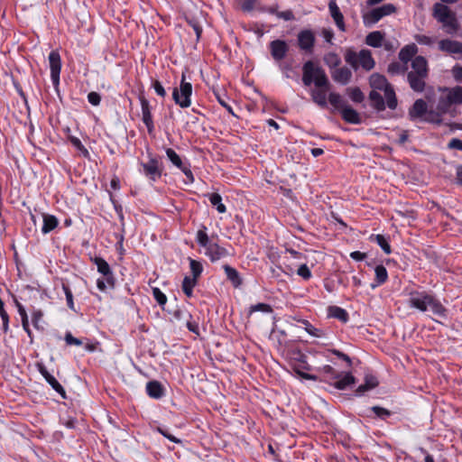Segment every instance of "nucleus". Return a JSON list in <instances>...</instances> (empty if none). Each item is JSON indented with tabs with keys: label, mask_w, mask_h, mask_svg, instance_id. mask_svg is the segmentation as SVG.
<instances>
[{
	"label": "nucleus",
	"mask_w": 462,
	"mask_h": 462,
	"mask_svg": "<svg viewBox=\"0 0 462 462\" xmlns=\"http://www.w3.org/2000/svg\"><path fill=\"white\" fill-rule=\"evenodd\" d=\"M409 305L422 312L430 310L433 314L438 316H445L446 309L443 305L435 299L432 295L425 291H413L410 294Z\"/></svg>",
	"instance_id": "1"
},
{
	"label": "nucleus",
	"mask_w": 462,
	"mask_h": 462,
	"mask_svg": "<svg viewBox=\"0 0 462 462\" xmlns=\"http://www.w3.org/2000/svg\"><path fill=\"white\" fill-rule=\"evenodd\" d=\"M206 230L207 227L203 226V227L197 232L196 236V240L198 244L203 248H205L206 255H208L212 262H216L221 258L227 256L228 252L226 248L218 245L217 243L209 241Z\"/></svg>",
	"instance_id": "2"
},
{
	"label": "nucleus",
	"mask_w": 462,
	"mask_h": 462,
	"mask_svg": "<svg viewBox=\"0 0 462 462\" xmlns=\"http://www.w3.org/2000/svg\"><path fill=\"white\" fill-rule=\"evenodd\" d=\"M432 16L443 25L448 33H453L458 29L456 14L442 3L433 5Z\"/></svg>",
	"instance_id": "3"
},
{
	"label": "nucleus",
	"mask_w": 462,
	"mask_h": 462,
	"mask_svg": "<svg viewBox=\"0 0 462 462\" xmlns=\"http://www.w3.org/2000/svg\"><path fill=\"white\" fill-rule=\"evenodd\" d=\"M92 262L96 264L97 272L104 276V279L97 281V288L101 291H105L108 287L114 288L116 278L107 262L102 257H95L92 259Z\"/></svg>",
	"instance_id": "4"
},
{
	"label": "nucleus",
	"mask_w": 462,
	"mask_h": 462,
	"mask_svg": "<svg viewBox=\"0 0 462 462\" xmlns=\"http://www.w3.org/2000/svg\"><path fill=\"white\" fill-rule=\"evenodd\" d=\"M185 78V74H182L180 87L175 88L172 92L174 102L181 108L189 107L191 104L192 85L187 82Z\"/></svg>",
	"instance_id": "5"
},
{
	"label": "nucleus",
	"mask_w": 462,
	"mask_h": 462,
	"mask_svg": "<svg viewBox=\"0 0 462 462\" xmlns=\"http://www.w3.org/2000/svg\"><path fill=\"white\" fill-rule=\"evenodd\" d=\"M396 8L392 4H386L382 6L372 9L363 14V23L366 27H371L379 22L383 17L390 15L395 12Z\"/></svg>",
	"instance_id": "6"
},
{
	"label": "nucleus",
	"mask_w": 462,
	"mask_h": 462,
	"mask_svg": "<svg viewBox=\"0 0 462 462\" xmlns=\"http://www.w3.org/2000/svg\"><path fill=\"white\" fill-rule=\"evenodd\" d=\"M149 160L147 162H141L143 173L151 181L158 180L162 174V164L160 161L153 156L152 153L148 154Z\"/></svg>",
	"instance_id": "7"
},
{
	"label": "nucleus",
	"mask_w": 462,
	"mask_h": 462,
	"mask_svg": "<svg viewBox=\"0 0 462 462\" xmlns=\"http://www.w3.org/2000/svg\"><path fill=\"white\" fill-rule=\"evenodd\" d=\"M51 79L54 87H58L60 84V74L61 69V59L58 51H51L48 57Z\"/></svg>",
	"instance_id": "8"
},
{
	"label": "nucleus",
	"mask_w": 462,
	"mask_h": 462,
	"mask_svg": "<svg viewBox=\"0 0 462 462\" xmlns=\"http://www.w3.org/2000/svg\"><path fill=\"white\" fill-rule=\"evenodd\" d=\"M315 41V35L310 30H302L298 33V45L307 53H312Z\"/></svg>",
	"instance_id": "9"
},
{
	"label": "nucleus",
	"mask_w": 462,
	"mask_h": 462,
	"mask_svg": "<svg viewBox=\"0 0 462 462\" xmlns=\"http://www.w3.org/2000/svg\"><path fill=\"white\" fill-rule=\"evenodd\" d=\"M449 99L448 97H441L438 102L437 109L438 112L430 111L428 113L427 120L430 122L439 124L441 122L440 116L443 114H446L450 106L452 105L451 102H448Z\"/></svg>",
	"instance_id": "10"
},
{
	"label": "nucleus",
	"mask_w": 462,
	"mask_h": 462,
	"mask_svg": "<svg viewBox=\"0 0 462 462\" xmlns=\"http://www.w3.org/2000/svg\"><path fill=\"white\" fill-rule=\"evenodd\" d=\"M270 51L273 59L276 61L283 60L289 51V46L285 41L274 40L270 42Z\"/></svg>",
	"instance_id": "11"
},
{
	"label": "nucleus",
	"mask_w": 462,
	"mask_h": 462,
	"mask_svg": "<svg viewBox=\"0 0 462 462\" xmlns=\"http://www.w3.org/2000/svg\"><path fill=\"white\" fill-rule=\"evenodd\" d=\"M141 108H142V120L145 126L147 127V131L149 134H152L154 131V125L152 121V116L150 109L149 101L144 97H140Z\"/></svg>",
	"instance_id": "12"
},
{
	"label": "nucleus",
	"mask_w": 462,
	"mask_h": 462,
	"mask_svg": "<svg viewBox=\"0 0 462 462\" xmlns=\"http://www.w3.org/2000/svg\"><path fill=\"white\" fill-rule=\"evenodd\" d=\"M411 71L407 74L429 76L428 61L423 56H416L411 64Z\"/></svg>",
	"instance_id": "13"
},
{
	"label": "nucleus",
	"mask_w": 462,
	"mask_h": 462,
	"mask_svg": "<svg viewBox=\"0 0 462 462\" xmlns=\"http://www.w3.org/2000/svg\"><path fill=\"white\" fill-rule=\"evenodd\" d=\"M333 80L343 86L347 85L352 79V71L347 67L336 68L331 71Z\"/></svg>",
	"instance_id": "14"
},
{
	"label": "nucleus",
	"mask_w": 462,
	"mask_h": 462,
	"mask_svg": "<svg viewBox=\"0 0 462 462\" xmlns=\"http://www.w3.org/2000/svg\"><path fill=\"white\" fill-rule=\"evenodd\" d=\"M328 9L331 17L333 18L337 27L339 31L345 32L346 31V24L344 22V15L341 13L339 7L337 6L335 0H330L328 3Z\"/></svg>",
	"instance_id": "15"
},
{
	"label": "nucleus",
	"mask_w": 462,
	"mask_h": 462,
	"mask_svg": "<svg viewBox=\"0 0 462 462\" xmlns=\"http://www.w3.org/2000/svg\"><path fill=\"white\" fill-rule=\"evenodd\" d=\"M38 370L40 374L44 377L47 383L55 390L58 393H60L62 397H65V390L62 385L57 381V379L51 375L47 368L43 365H38Z\"/></svg>",
	"instance_id": "16"
},
{
	"label": "nucleus",
	"mask_w": 462,
	"mask_h": 462,
	"mask_svg": "<svg viewBox=\"0 0 462 462\" xmlns=\"http://www.w3.org/2000/svg\"><path fill=\"white\" fill-rule=\"evenodd\" d=\"M406 76L409 86L413 91L418 93L424 91L428 76H418L413 74H407Z\"/></svg>",
	"instance_id": "17"
},
{
	"label": "nucleus",
	"mask_w": 462,
	"mask_h": 462,
	"mask_svg": "<svg viewBox=\"0 0 462 462\" xmlns=\"http://www.w3.org/2000/svg\"><path fill=\"white\" fill-rule=\"evenodd\" d=\"M317 69L318 67L315 66L311 60H308L304 63L302 67V82L305 86H310L312 82L315 81Z\"/></svg>",
	"instance_id": "18"
},
{
	"label": "nucleus",
	"mask_w": 462,
	"mask_h": 462,
	"mask_svg": "<svg viewBox=\"0 0 462 462\" xmlns=\"http://www.w3.org/2000/svg\"><path fill=\"white\" fill-rule=\"evenodd\" d=\"M417 52L418 47L416 46V44L411 43L402 47L399 51L398 57L402 62L408 65V62L411 61L416 57L415 55L417 54Z\"/></svg>",
	"instance_id": "19"
},
{
	"label": "nucleus",
	"mask_w": 462,
	"mask_h": 462,
	"mask_svg": "<svg viewBox=\"0 0 462 462\" xmlns=\"http://www.w3.org/2000/svg\"><path fill=\"white\" fill-rule=\"evenodd\" d=\"M428 113L429 112H427L426 102L423 99L420 98V99H417L414 102L413 106L410 108L409 116H410L411 119L413 120L416 118H420Z\"/></svg>",
	"instance_id": "20"
},
{
	"label": "nucleus",
	"mask_w": 462,
	"mask_h": 462,
	"mask_svg": "<svg viewBox=\"0 0 462 462\" xmlns=\"http://www.w3.org/2000/svg\"><path fill=\"white\" fill-rule=\"evenodd\" d=\"M334 379L336 381L332 384L338 390H345L356 382L355 377L350 373L345 374H337Z\"/></svg>",
	"instance_id": "21"
},
{
	"label": "nucleus",
	"mask_w": 462,
	"mask_h": 462,
	"mask_svg": "<svg viewBox=\"0 0 462 462\" xmlns=\"http://www.w3.org/2000/svg\"><path fill=\"white\" fill-rule=\"evenodd\" d=\"M375 65L374 60L369 50H361L359 51L358 67L361 66L365 70H371Z\"/></svg>",
	"instance_id": "22"
},
{
	"label": "nucleus",
	"mask_w": 462,
	"mask_h": 462,
	"mask_svg": "<svg viewBox=\"0 0 462 462\" xmlns=\"http://www.w3.org/2000/svg\"><path fill=\"white\" fill-rule=\"evenodd\" d=\"M369 84L373 90H385L391 85L388 83L386 78L378 73H374L369 78Z\"/></svg>",
	"instance_id": "23"
},
{
	"label": "nucleus",
	"mask_w": 462,
	"mask_h": 462,
	"mask_svg": "<svg viewBox=\"0 0 462 462\" xmlns=\"http://www.w3.org/2000/svg\"><path fill=\"white\" fill-rule=\"evenodd\" d=\"M439 48L442 51H447L449 53H461L462 52V43L455 41H451L448 39L441 40L439 42Z\"/></svg>",
	"instance_id": "24"
},
{
	"label": "nucleus",
	"mask_w": 462,
	"mask_h": 462,
	"mask_svg": "<svg viewBox=\"0 0 462 462\" xmlns=\"http://www.w3.org/2000/svg\"><path fill=\"white\" fill-rule=\"evenodd\" d=\"M42 222H43L42 226V232L44 235L54 230L59 225L58 218L53 215L42 213Z\"/></svg>",
	"instance_id": "25"
},
{
	"label": "nucleus",
	"mask_w": 462,
	"mask_h": 462,
	"mask_svg": "<svg viewBox=\"0 0 462 462\" xmlns=\"http://www.w3.org/2000/svg\"><path fill=\"white\" fill-rule=\"evenodd\" d=\"M341 116L344 121L349 124L357 125L361 123L359 114L348 105L340 111Z\"/></svg>",
	"instance_id": "26"
},
{
	"label": "nucleus",
	"mask_w": 462,
	"mask_h": 462,
	"mask_svg": "<svg viewBox=\"0 0 462 462\" xmlns=\"http://www.w3.org/2000/svg\"><path fill=\"white\" fill-rule=\"evenodd\" d=\"M327 90L328 89L318 88L310 91L313 102L322 108H325L328 106Z\"/></svg>",
	"instance_id": "27"
},
{
	"label": "nucleus",
	"mask_w": 462,
	"mask_h": 462,
	"mask_svg": "<svg viewBox=\"0 0 462 462\" xmlns=\"http://www.w3.org/2000/svg\"><path fill=\"white\" fill-rule=\"evenodd\" d=\"M384 34L380 31H374L365 37V43L374 48H379L383 45Z\"/></svg>",
	"instance_id": "28"
},
{
	"label": "nucleus",
	"mask_w": 462,
	"mask_h": 462,
	"mask_svg": "<svg viewBox=\"0 0 462 462\" xmlns=\"http://www.w3.org/2000/svg\"><path fill=\"white\" fill-rule=\"evenodd\" d=\"M147 394L154 399H160L163 395L162 385L157 381L148 382L146 384Z\"/></svg>",
	"instance_id": "29"
},
{
	"label": "nucleus",
	"mask_w": 462,
	"mask_h": 462,
	"mask_svg": "<svg viewBox=\"0 0 462 462\" xmlns=\"http://www.w3.org/2000/svg\"><path fill=\"white\" fill-rule=\"evenodd\" d=\"M314 84L317 88L321 89H328L330 87L329 80L324 71V69L320 67H318L316 69V77Z\"/></svg>",
	"instance_id": "30"
},
{
	"label": "nucleus",
	"mask_w": 462,
	"mask_h": 462,
	"mask_svg": "<svg viewBox=\"0 0 462 462\" xmlns=\"http://www.w3.org/2000/svg\"><path fill=\"white\" fill-rule=\"evenodd\" d=\"M224 271L227 279L232 282L233 286L237 288L242 284V279L239 273L230 265H224Z\"/></svg>",
	"instance_id": "31"
},
{
	"label": "nucleus",
	"mask_w": 462,
	"mask_h": 462,
	"mask_svg": "<svg viewBox=\"0 0 462 462\" xmlns=\"http://www.w3.org/2000/svg\"><path fill=\"white\" fill-rule=\"evenodd\" d=\"M328 102L337 111H341L345 106H347L346 101L343 97L336 92H330L328 94Z\"/></svg>",
	"instance_id": "32"
},
{
	"label": "nucleus",
	"mask_w": 462,
	"mask_h": 462,
	"mask_svg": "<svg viewBox=\"0 0 462 462\" xmlns=\"http://www.w3.org/2000/svg\"><path fill=\"white\" fill-rule=\"evenodd\" d=\"M369 99L371 106H374L377 111H383L385 109V101L382 95L376 90H372L369 94Z\"/></svg>",
	"instance_id": "33"
},
{
	"label": "nucleus",
	"mask_w": 462,
	"mask_h": 462,
	"mask_svg": "<svg viewBox=\"0 0 462 462\" xmlns=\"http://www.w3.org/2000/svg\"><path fill=\"white\" fill-rule=\"evenodd\" d=\"M328 315L342 321L343 323H346L348 320L347 311L337 306H330L328 308Z\"/></svg>",
	"instance_id": "34"
},
{
	"label": "nucleus",
	"mask_w": 462,
	"mask_h": 462,
	"mask_svg": "<svg viewBox=\"0 0 462 462\" xmlns=\"http://www.w3.org/2000/svg\"><path fill=\"white\" fill-rule=\"evenodd\" d=\"M375 273V283L372 284V288L383 284L388 279V273L386 268L380 264L374 269Z\"/></svg>",
	"instance_id": "35"
},
{
	"label": "nucleus",
	"mask_w": 462,
	"mask_h": 462,
	"mask_svg": "<svg viewBox=\"0 0 462 462\" xmlns=\"http://www.w3.org/2000/svg\"><path fill=\"white\" fill-rule=\"evenodd\" d=\"M408 69V65L400 61H393L388 65L387 71L391 75H405Z\"/></svg>",
	"instance_id": "36"
},
{
	"label": "nucleus",
	"mask_w": 462,
	"mask_h": 462,
	"mask_svg": "<svg viewBox=\"0 0 462 462\" xmlns=\"http://www.w3.org/2000/svg\"><path fill=\"white\" fill-rule=\"evenodd\" d=\"M197 282L198 280L193 277H184L181 287L184 294L187 297L190 298L193 295V288L196 286Z\"/></svg>",
	"instance_id": "37"
},
{
	"label": "nucleus",
	"mask_w": 462,
	"mask_h": 462,
	"mask_svg": "<svg viewBox=\"0 0 462 462\" xmlns=\"http://www.w3.org/2000/svg\"><path fill=\"white\" fill-rule=\"evenodd\" d=\"M447 97L449 99L448 102H451V104H462V87L457 86L449 89Z\"/></svg>",
	"instance_id": "38"
},
{
	"label": "nucleus",
	"mask_w": 462,
	"mask_h": 462,
	"mask_svg": "<svg viewBox=\"0 0 462 462\" xmlns=\"http://www.w3.org/2000/svg\"><path fill=\"white\" fill-rule=\"evenodd\" d=\"M383 92L387 106L390 109H395L397 106V98L393 88L390 86L385 88Z\"/></svg>",
	"instance_id": "39"
},
{
	"label": "nucleus",
	"mask_w": 462,
	"mask_h": 462,
	"mask_svg": "<svg viewBox=\"0 0 462 462\" xmlns=\"http://www.w3.org/2000/svg\"><path fill=\"white\" fill-rule=\"evenodd\" d=\"M346 94L355 103H362L365 100V95L358 87L347 88Z\"/></svg>",
	"instance_id": "40"
},
{
	"label": "nucleus",
	"mask_w": 462,
	"mask_h": 462,
	"mask_svg": "<svg viewBox=\"0 0 462 462\" xmlns=\"http://www.w3.org/2000/svg\"><path fill=\"white\" fill-rule=\"evenodd\" d=\"M324 62L325 64L330 68V69H336L339 66V64L341 63V59L340 57L335 53V52H328L327 53L324 58Z\"/></svg>",
	"instance_id": "41"
},
{
	"label": "nucleus",
	"mask_w": 462,
	"mask_h": 462,
	"mask_svg": "<svg viewBox=\"0 0 462 462\" xmlns=\"http://www.w3.org/2000/svg\"><path fill=\"white\" fill-rule=\"evenodd\" d=\"M208 199L212 206L216 207L217 212L225 213L226 211V206L222 203V197L218 193L209 194Z\"/></svg>",
	"instance_id": "42"
},
{
	"label": "nucleus",
	"mask_w": 462,
	"mask_h": 462,
	"mask_svg": "<svg viewBox=\"0 0 462 462\" xmlns=\"http://www.w3.org/2000/svg\"><path fill=\"white\" fill-rule=\"evenodd\" d=\"M358 60H359V52L356 53L352 50H347L345 53V60L347 64H349L354 69H358Z\"/></svg>",
	"instance_id": "43"
},
{
	"label": "nucleus",
	"mask_w": 462,
	"mask_h": 462,
	"mask_svg": "<svg viewBox=\"0 0 462 462\" xmlns=\"http://www.w3.org/2000/svg\"><path fill=\"white\" fill-rule=\"evenodd\" d=\"M165 152H166V155L168 157V159L170 160V162L175 166L177 167L178 169L179 168H181L182 165L185 163L182 162L181 158L180 157V155L171 148H167L165 150Z\"/></svg>",
	"instance_id": "44"
},
{
	"label": "nucleus",
	"mask_w": 462,
	"mask_h": 462,
	"mask_svg": "<svg viewBox=\"0 0 462 462\" xmlns=\"http://www.w3.org/2000/svg\"><path fill=\"white\" fill-rule=\"evenodd\" d=\"M43 318V312L42 310H34L32 313V321L33 327L38 330H43V326L42 324Z\"/></svg>",
	"instance_id": "45"
},
{
	"label": "nucleus",
	"mask_w": 462,
	"mask_h": 462,
	"mask_svg": "<svg viewBox=\"0 0 462 462\" xmlns=\"http://www.w3.org/2000/svg\"><path fill=\"white\" fill-rule=\"evenodd\" d=\"M189 268L192 273V277L198 280L203 271L201 263L189 258Z\"/></svg>",
	"instance_id": "46"
},
{
	"label": "nucleus",
	"mask_w": 462,
	"mask_h": 462,
	"mask_svg": "<svg viewBox=\"0 0 462 462\" xmlns=\"http://www.w3.org/2000/svg\"><path fill=\"white\" fill-rule=\"evenodd\" d=\"M374 241L377 243V245L382 248V250L386 254H391V252H392L391 246L384 236H383V235L374 236Z\"/></svg>",
	"instance_id": "47"
},
{
	"label": "nucleus",
	"mask_w": 462,
	"mask_h": 462,
	"mask_svg": "<svg viewBox=\"0 0 462 462\" xmlns=\"http://www.w3.org/2000/svg\"><path fill=\"white\" fill-rule=\"evenodd\" d=\"M256 311H261L263 313H272L273 309H272L271 305H269L267 303H257V304L252 305L249 308V314H252Z\"/></svg>",
	"instance_id": "48"
},
{
	"label": "nucleus",
	"mask_w": 462,
	"mask_h": 462,
	"mask_svg": "<svg viewBox=\"0 0 462 462\" xmlns=\"http://www.w3.org/2000/svg\"><path fill=\"white\" fill-rule=\"evenodd\" d=\"M70 142L72 145L85 157H89V152L88 149L82 144L81 141L77 137H70Z\"/></svg>",
	"instance_id": "49"
},
{
	"label": "nucleus",
	"mask_w": 462,
	"mask_h": 462,
	"mask_svg": "<svg viewBox=\"0 0 462 462\" xmlns=\"http://www.w3.org/2000/svg\"><path fill=\"white\" fill-rule=\"evenodd\" d=\"M152 295L157 303L163 309L167 302L166 295L159 288L152 289Z\"/></svg>",
	"instance_id": "50"
},
{
	"label": "nucleus",
	"mask_w": 462,
	"mask_h": 462,
	"mask_svg": "<svg viewBox=\"0 0 462 462\" xmlns=\"http://www.w3.org/2000/svg\"><path fill=\"white\" fill-rule=\"evenodd\" d=\"M62 290H63V291L65 293V296H66L68 307L71 310L75 311V305H74V301H73V294H72L71 290L69 289V287L68 285H66L64 283L62 284Z\"/></svg>",
	"instance_id": "51"
},
{
	"label": "nucleus",
	"mask_w": 462,
	"mask_h": 462,
	"mask_svg": "<svg viewBox=\"0 0 462 462\" xmlns=\"http://www.w3.org/2000/svg\"><path fill=\"white\" fill-rule=\"evenodd\" d=\"M371 410L378 418L382 420H385L392 414L391 411L380 406H373Z\"/></svg>",
	"instance_id": "52"
},
{
	"label": "nucleus",
	"mask_w": 462,
	"mask_h": 462,
	"mask_svg": "<svg viewBox=\"0 0 462 462\" xmlns=\"http://www.w3.org/2000/svg\"><path fill=\"white\" fill-rule=\"evenodd\" d=\"M414 39L419 44L427 45V46L432 45L436 41L435 38H431V37L424 35V34H416L414 36Z\"/></svg>",
	"instance_id": "53"
},
{
	"label": "nucleus",
	"mask_w": 462,
	"mask_h": 462,
	"mask_svg": "<svg viewBox=\"0 0 462 462\" xmlns=\"http://www.w3.org/2000/svg\"><path fill=\"white\" fill-rule=\"evenodd\" d=\"M306 327H305V330L306 332L310 335V336H313V337H322L323 333L320 329L319 328H316L314 326H312L309 321H305L304 322Z\"/></svg>",
	"instance_id": "54"
},
{
	"label": "nucleus",
	"mask_w": 462,
	"mask_h": 462,
	"mask_svg": "<svg viewBox=\"0 0 462 462\" xmlns=\"http://www.w3.org/2000/svg\"><path fill=\"white\" fill-rule=\"evenodd\" d=\"M186 176L187 178V183H193L194 182V176L190 170V166L189 163H184L181 168H179Z\"/></svg>",
	"instance_id": "55"
},
{
	"label": "nucleus",
	"mask_w": 462,
	"mask_h": 462,
	"mask_svg": "<svg viewBox=\"0 0 462 462\" xmlns=\"http://www.w3.org/2000/svg\"><path fill=\"white\" fill-rule=\"evenodd\" d=\"M297 274L304 280H309L311 277V272L307 264H301L297 271Z\"/></svg>",
	"instance_id": "56"
},
{
	"label": "nucleus",
	"mask_w": 462,
	"mask_h": 462,
	"mask_svg": "<svg viewBox=\"0 0 462 462\" xmlns=\"http://www.w3.org/2000/svg\"><path fill=\"white\" fill-rule=\"evenodd\" d=\"M365 383L368 386V388H370L372 390L378 385L379 382L374 375L366 374L365 376Z\"/></svg>",
	"instance_id": "57"
},
{
	"label": "nucleus",
	"mask_w": 462,
	"mask_h": 462,
	"mask_svg": "<svg viewBox=\"0 0 462 462\" xmlns=\"http://www.w3.org/2000/svg\"><path fill=\"white\" fill-rule=\"evenodd\" d=\"M64 339H65V342L67 345H75V346L82 345V341L80 339L73 337L70 332L66 333Z\"/></svg>",
	"instance_id": "58"
},
{
	"label": "nucleus",
	"mask_w": 462,
	"mask_h": 462,
	"mask_svg": "<svg viewBox=\"0 0 462 462\" xmlns=\"http://www.w3.org/2000/svg\"><path fill=\"white\" fill-rule=\"evenodd\" d=\"M88 102L93 106H98L101 101V97L97 92L92 91L88 95Z\"/></svg>",
	"instance_id": "59"
},
{
	"label": "nucleus",
	"mask_w": 462,
	"mask_h": 462,
	"mask_svg": "<svg viewBox=\"0 0 462 462\" xmlns=\"http://www.w3.org/2000/svg\"><path fill=\"white\" fill-rule=\"evenodd\" d=\"M328 351L331 352L333 355L337 356L338 358L346 361L348 364V365H352L351 358L346 354H345L337 349H331Z\"/></svg>",
	"instance_id": "60"
},
{
	"label": "nucleus",
	"mask_w": 462,
	"mask_h": 462,
	"mask_svg": "<svg viewBox=\"0 0 462 462\" xmlns=\"http://www.w3.org/2000/svg\"><path fill=\"white\" fill-rule=\"evenodd\" d=\"M152 88H154V91L156 92V94L158 96H160L162 97H164L166 96V91L160 81L155 80L152 83Z\"/></svg>",
	"instance_id": "61"
},
{
	"label": "nucleus",
	"mask_w": 462,
	"mask_h": 462,
	"mask_svg": "<svg viewBox=\"0 0 462 462\" xmlns=\"http://www.w3.org/2000/svg\"><path fill=\"white\" fill-rule=\"evenodd\" d=\"M157 430L163 435L165 438H167L169 440L174 442V443H180V439H177L171 433H169L168 430L158 428Z\"/></svg>",
	"instance_id": "62"
},
{
	"label": "nucleus",
	"mask_w": 462,
	"mask_h": 462,
	"mask_svg": "<svg viewBox=\"0 0 462 462\" xmlns=\"http://www.w3.org/2000/svg\"><path fill=\"white\" fill-rule=\"evenodd\" d=\"M448 148L462 151V140L457 138L451 139L448 143Z\"/></svg>",
	"instance_id": "63"
},
{
	"label": "nucleus",
	"mask_w": 462,
	"mask_h": 462,
	"mask_svg": "<svg viewBox=\"0 0 462 462\" xmlns=\"http://www.w3.org/2000/svg\"><path fill=\"white\" fill-rule=\"evenodd\" d=\"M452 74H453L454 79L457 81H461L462 80V66L456 65L452 69Z\"/></svg>",
	"instance_id": "64"
}]
</instances>
